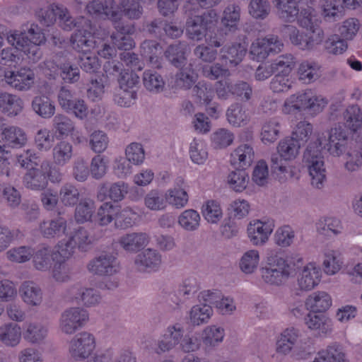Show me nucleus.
I'll return each mask as SVG.
<instances>
[{
	"label": "nucleus",
	"mask_w": 362,
	"mask_h": 362,
	"mask_svg": "<svg viewBox=\"0 0 362 362\" xmlns=\"http://www.w3.org/2000/svg\"><path fill=\"white\" fill-rule=\"evenodd\" d=\"M260 263V251L256 248H250L242 253L239 259L238 267L245 275H252L258 270Z\"/></svg>",
	"instance_id": "f704fd0d"
},
{
	"label": "nucleus",
	"mask_w": 362,
	"mask_h": 362,
	"mask_svg": "<svg viewBox=\"0 0 362 362\" xmlns=\"http://www.w3.org/2000/svg\"><path fill=\"white\" fill-rule=\"evenodd\" d=\"M274 74L279 75H291L295 66V59L291 54H282L270 62Z\"/></svg>",
	"instance_id": "0e129e2a"
},
{
	"label": "nucleus",
	"mask_w": 362,
	"mask_h": 362,
	"mask_svg": "<svg viewBox=\"0 0 362 362\" xmlns=\"http://www.w3.org/2000/svg\"><path fill=\"white\" fill-rule=\"evenodd\" d=\"M5 81L12 88L18 91L30 90L35 83L36 76L33 69L23 66L16 71L5 73Z\"/></svg>",
	"instance_id": "f3484780"
},
{
	"label": "nucleus",
	"mask_w": 362,
	"mask_h": 362,
	"mask_svg": "<svg viewBox=\"0 0 362 362\" xmlns=\"http://www.w3.org/2000/svg\"><path fill=\"white\" fill-rule=\"evenodd\" d=\"M89 320V314L81 307L65 309L59 320V329L64 334L72 335L83 327Z\"/></svg>",
	"instance_id": "9b49d317"
},
{
	"label": "nucleus",
	"mask_w": 362,
	"mask_h": 362,
	"mask_svg": "<svg viewBox=\"0 0 362 362\" xmlns=\"http://www.w3.org/2000/svg\"><path fill=\"white\" fill-rule=\"evenodd\" d=\"M1 139L6 148L18 149L24 147L28 141V135L24 129L14 126H7L0 134Z\"/></svg>",
	"instance_id": "b1692460"
},
{
	"label": "nucleus",
	"mask_w": 362,
	"mask_h": 362,
	"mask_svg": "<svg viewBox=\"0 0 362 362\" xmlns=\"http://www.w3.org/2000/svg\"><path fill=\"white\" fill-rule=\"evenodd\" d=\"M86 9L92 16L104 18L113 23L120 22L122 16L129 20H137L143 14L141 0H92L87 3Z\"/></svg>",
	"instance_id": "7ed1b4c3"
},
{
	"label": "nucleus",
	"mask_w": 362,
	"mask_h": 362,
	"mask_svg": "<svg viewBox=\"0 0 362 362\" xmlns=\"http://www.w3.org/2000/svg\"><path fill=\"white\" fill-rule=\"evenodd\" d=\"M305 323L309 330L320 337H328L334 331L333 321L326 315L309 313Z\"/></svg>",
	"instance_id": "4be33fe9"
},
{
	"label": "nucleus",
	"mask_w": 362,
	"mask_h": 362,
	"mask_svg": "<svg viewBox=\"0 0 362 362\" xmlns=\"http://www.w3.org/2000/svg\"><path fill=\"white\" fill-rule=\"evenodd\" d=\"M33 265L39 271H47L51 267L52 261L57 262V254L49 247H42L34 252Z\"/></svg>",
	"instance_id": "5fc2aeb1"
},
{
	"label": "nucleus",
	"mask_w": 362,
	"mask_h": 362,
	"mask_svg": "<svg viewBox=\"0 0 362 362\" xmlns=\"http://www.w3.org/2000/svg\"><path fill=\"white\" fill-rule=\"evenodd\" d=\"M69 238L73 242V245L82 252H86L92 247L94 239L90 235L89 231L84 227H78Z\"/></svg>",
	"instance_id": "13d9d810"
},
{
	"label": "nucleus",
	"mask_w": 362,
	"mask_h": 362,
	"mask_svg": "<svg viewBox=\"0 0 362 362\" xmlns=\"http://www.w3.org/2000/svg\"><path fill=\"white\" fill-rule=\"evenodd\" d=\"M134 263L139 272L149 274L157 272L163 263L162 255L156 249L147 248L135 257Z\"/></svg>",
	"instance_id": "aec40b11"
},
{
	"label": "nucleus",
	"mask_w": 362,
	"mask_h": 362,
	"mask_svg": "<svg viewBox=\"0 0 362 362\" xmlns=\"http://www.w3.org/2000/svg\"><path fill=\"white\" fill-rule=\"evenodd\" d=\"M199 301V303L193 305L188 312L189 322L194 327L208 323L214 314L211 303Z\"/></svg>",
	"instance_id": "72a5a7b5"
},
{
	"label": "nucleus",
	"mask_w": 362,
	"mask_h": 362,
	"mask_svg": "<svg viewBox=\"0 0 362 362\" xmlns=\"http://www.w3.org/2000/svg\"><path fill=\"white\" fill-rule=\"evenodd\" d=\"M360 29L361 30L359 20L356 18H349L339 24L337 31L338 35L349 42L355 39Z\"/></svg>",
	"instance_id": "680f3d73"
},
{
	"label": "nucleus",
	"mask_w": 362,
	"mask_h": 362,
	"mask_svg": "<svg viewBox=\"0 0 362 362\" xmlns=\"http://www.w3.org/2000/svg\"><path fill=\"white\" fill-rule=\"evenodd\" d=\"M22 338L21 327L13 322H7L0 326V342L7 347L17 346Z\"/></svg>",
	"instance_id": "e433bc0d"
},
{
	"label": "nucleus",
	"mask_w": 362,
	"mask_h": 362,
	"mask_svg": "<svg viewBox=\"0 0 362 362\" xmlns=\"http://www.w3.org/2000/svg\"><path fill=\"white\" fill-rule=\"evenodd\" d=\"M96 348V339L93 334L83 331L76 334L69 343V354L74 361L88 358Z\"/></svg>",
	"instance_id": "ddd939ff"
},
{
	"label": "nucleus",
	"mask_w": 362,
	"mask_h": 362,
	"mask_svg": "<svg viewBox=\"0 0 362 362\" xmlns=\"http://www.w3.org/2000/svg\"><path fill=\"white\" fill-rule=\"evenodd\" d=\"M272 167L277 179L281 182H287L294 177L296 175V167L287 163L288 161L279 159L276 155L271 158Z\"/></svg>",
	"instance_id": "3c124183"
},
{
	"label": "nucleus",
	"mask_w": 362,
	"mask_h": 362,
	"mask_svg": "<svg viewBox=\"0 0 362 362\" xmlns=\"http://www.w3.org/2000/svg\"><path fill=\"white\" fill-rule=\"evenodd\" d=\"M226 115L228 123L235 127H244L250 120L249 110L239 103L230 105L228 107Z\"/></svg>",
	"instance_id": "4c0bfd02"
},
{
	"label": "nucleus",
	"mask_w": 362,
	"mask_h": 362,
	"mask_svg": "<svg viewBox=\"0 0 362 362\" xmlns=\"http://www.w3.org/2000/svg\"><path fill=\"white\" fill-rule=\"evenodd\" d=\"M245 40V37L243 36L238 42L226 45L221 50L222 59L234 66L238 64L246 54L247 45Z\"/></svg>",
	"instance_id": "2f4dec72"
},
{
	"label": "nucleus",
	"mask_w": 362,
	"mask_h": 362,
	"mask_svg": "<svg viewBox=\"0 0 362 362\" xmlns=\"http://www.w3.org/2000/svg\"><path fill=\"white\" fill-rule=\"evenodd\" d=\"M301 337V331L295 327L283 329L276 337L275 351L278 354L287 356L297 346Z\"/></svg>",
	"instance_id": "412c9836"
},
{
	"label": "nucleus",
	"mask_w": 362,
	"mask_h": 362,
	"mask_svg": "<svg viewBox=\"0 0 362 362\" xmlns=\"http://www.w3.org/2000/svg\"><path fill=\"white\" fill-rule=\"evenodd\" d=\"M332 305V298L326 291H317L310 294L305 299V306L308 310L314 313H323Z\"/></svg>",
	"instance_id": "473e14b6"
},
{
	"label": "nucleus",
	"mask_w": 362,
	"mask_h": 362,
	"mask_svg": "<svg viewBox=\"0 0 362 362\" xmlns=\"http://www.w3.org/2000/svg\"><path fill=\"white\" fill-rule=\"evenodd\" d=\"M149 242V235L144 232L128 233L118 239L119 246L129 253H136L147 246Z\"/></svg>",
	"instance_id": "393cba45"
},
{
	"label": "nucleus",
	"mask_w": 362,
	"mask_h": 362,
	"mask_svg": "<svg viewBox=\"0 0 362 362\" xmlns=\"http://www.w3.org/2000/svg\"><path fill=\"white\" fill-rule=\"evenodd\" d=\"M33 111L44 119L51 118L55 112V106L49 98L46 95L35 96L32 102Z\"/></svg>",
	"instance_id": "4d7b16f0"
},
{
	"label": "nucleus",
	"mask_w": 362,
	"mask_h": 362,
	"mask_svg": "<svg viewBox=\"0 0 362 362\" xmlns=\"http://www.w3.org/2000/svg\"><path fill=\"white\" fill-rule=\"evenodd\" d=\"M322 264L325 274L331 276L337 274L342 269L344 261L339 250L326 248L323 251Z\"/></svg>",
	"instance_id": "c85d7f7f"
},
{
	"label": "nucleus",
	"mask_w": 362,
	"mask_h": 362,
	"mask_svg": "<svg viewBox=\"0 0 362 362\" xmlns=\"http://www.w3.org/2000/svg\"><path fill=\"white\" fill-rule=\"evenodd\" d=\"M144 204L152 211H162L166 209L165 194L158 189L150 190L144 198Z\"/></svg>",
	"instance_id": "e2e57ef3"
},
{
	"label": "nucleus",
	"mask_w": 362,
	"mask_h": 362,
	"mask_svg": "<svg viewBox=\"0 0 362 362\" xmlns=\"http://www.w3.org/2000/svg\"><path fill=\"white\" fill-rule=\"evenodd\" d=\"M325 141L324 134L317 132L315 140L309 143L303 154L304 161L308 165L311 185L317 189L322 188L327 180L325 163L322 156L323 141Z\"/></svg>",
	"instance_id": "39448f33"
},
{
	"label": "nucleus",
	"mask_w": 362,
	"mask_h": 362,
	"mask_svg": "<svg viewBox=\"0 0 362 362\" xmlns=\"http://www.w3.org/2000/svg\"><path fill=\"white\" fill-rule=\"evenodd\" d=\"M177 223L184 231L194 232L200 227L201 216L199 212L194 209H185L178 215Z\"/></svg>",
	"instance_id": "c03bdc74"
},
{
	"label": "nucleus",
	"mask_w": 362,
	"mask_h": 362,
	"mask_svg": "<svg viewBox=\"0 0 362 362\" xmlns=\"http://www.w3.org/2000/svg\"><path fill=\"white\" fill-rule=\"evenodd\" d=\"M296 232L289 225H283L278 227L273 235L274 244L281 248L291 247L295 242Z\"/></svg>",
	"instance_id": "6e6d98bb"
},
{
	"label": "nucleus",
	"mask_w": 362,
	"mask_h": 362,
	"mask_svg": "<svg viewBox=\"0 0 362 362\" xmlns=\"http://www.w3.org/2000/svg\"><path fill=\"white\" fill-rule=\"evenodd\" d=\"M51 168V163L49 160H44L40 165V169L33 168L29 170L23 178L25 186L33 190H42L48 184L47 177L52 182L58 183L61 182V174L53 175L50 171Z\"/></svg>",
	"instance_id": "6e6552de"
},
{
	"label": "nucleus",
	"mask_w": 362,
	"mask_h": 362,
	"mask_svg": "<svg viewBox=\"0 0 362 362\" xmlns=\"http://www.w3.org/2000/svg\"><path fill=\"white\" fill-rule=\"evenodd\" d=\"M118 211V206L113 205L110 202H105L98 209L96 222L101 226H107L112 221H115Z\"/></svg>",
	"instance_id": "774afa93"
},
{
	"label": "nucleus",
	"mask_w": 362,
	"mask_h": 362,
	"mask_svg": "<svg viewBox=\"0 0 362 362\" xmlns=\"http://www.w3.org/2000/svg\"><path fill=\"white\" fill-rule=\"evenodd\" d=\"M7 43L11 47L4 48L0 52V64L11 65L17 64L23 53L33 62L39 61L42 52L40 46L46 42V37L42 29L33 23L26 29L9 30L6 35Z\"/></svg>",
	"instance_id": "f03ea898"
},
{
	"label": "nucleus",
	"mask_w": 362,
	"mask_h": 362,
	"mask_svg": "<svg viewBox=\"0 0 362 362\" xmlns=\"http://www.w3.org/2000/svg\"><path fill=\"white\" fill-rule=\"evenodd\" d=\"M48 334L47 326L40 322H30L26 325L23 332L25 340L32 344H42Z\"/></svg>",
	"instance_id": "a19ab883"
},
{
	"label": "nucleus",
	"mask_w": 362,
	"mask_h": 362,
	"mask_svg": "<svg viewBox=\"0 0 362 362\" xmlns=\"http://www.w3.org/2000/svg\"><path fill=\"white\" fill-rule=\"evenodd\" d=\"M185 332V329L182 323L176 322L169 324L158 340L155 352L161 354L169 352L179 346Z\"/></svg>",
	"instance_id": "dca6fc26"
},
{
	"label": "nucleus",
	"mask_w": 362,
	"mask_h": 362,
	"mask_svg": "<svg viewBox=\"0 0 362 362\" xmlns=\"http://www.w3.org/2000/svg\"><path fill=\"white\" fill-rule=\"evenodd\" d=\"M320 350L327 362H349L344 348L338 342H332Z\"/></svg>",
	"instance_id": "69168bd1"
},
{
	"label": "nucleus",
	"mask_w": 362,
	"mask_h": 362,
	"mask_svg": "<svg viewBox=\"0 0 362 362\" xmlns=\"http://www.w3.org/2000/svg\"><path fill=\"white\" fill-rule=\"evenodd\" d=\"M164 194L166 200V207L170 205L174 209H180L185 207L188 204L189 196L183 188L179 187L169 188Z\"/></svg>",
	"instance_id": "603ef678"
},
{
	"label": "nucleus",
	"mask_w": 362,
	"mask_h": 362,
	"mask_svg": "<svg viewBox=\"0 0 362 362\" xmlns=\"http://www.w3.org/2000/svg\"><path fill=\"white\" fill-rule=\"evenodd\" d=\"M143 84L150 93L158 94L164 90L165 81L161 75L156 71L146 70L143 74Z\"/></svg>",
	"instance_id": "bf43d9fd"
},
{
	"label": "nucleus",
	"mask_w": 362,
	"mask_h": 362,
	"mask_svg": "<svg viewBox=\"0 0 362 362\" xmlns=\"http://www.w3.org/2000/svg\"><path fill=\"white\" fill-rule=\"evenodd\" d=\"M35 14L44 26L49 27L58 22L61 28L69 31L77 25L76 19L71 16L69 10L59 3H47L36 9Z\"/></svg>",
	"instance_id": "423d86ee"
},
{
	"label": "nucleus",
	"mask_w": 362,
	"mask_h": 362,
	"mask_svg": "<svg viewBox=\"0 0 362 362\" xmlns=\"http://www.w3.org/2000/svg\"><path fill=\"white\" fill-rule=\"evenodd\" d=\"M328 136L326 146L330 155L339 157L347 151V135L341 127L332 128Z\"/></svg>",
	"instance_id": "bb28decb"
},
{
	"label": "nucleus",
	"mask_w": 362,
	"mask_h": 362,
	"mask_svg": "<svg viewBox=\"0 0 362 362\" xmlns=\"http://www.w3.org/2000/svg\"><path fill=\"white\" fill-rule=\"evenodd\" d=\"M121 266L115 254L103 253L91 259L87 264L88 271L101 276H113L120 271Z\"/></svg>",
	"instance_id": "4468645a"
},
{
	"label": "nucleus",
	"mask_w": 362,
	"mask_h": 362,
	"mask_svg": "<svg viewBox=\"0 0 362 362\" xmlns=\"http://www.w3.org/2000/svg\"><path fill=\"white\" fill-rule=\"evenodd\" d=\"M198 78L197 74L191 66L181 69L175 76V86L182 90H189L196 83Z\"/></svg>",
	"instance_id": "338daca9"
},
{
	"label": "nucleus",
	"mask_w": 362,
	"mask_h": 362,
	"mask_svg": "<svg viewBox=\"0 0 362 362\" xmlns=\"http://www.w3.org/2000/svg\"><path fill=\"white\" fill-rule=\"evenodd\" d=\"M283 43L274 35H268L265 37L257 38L251 45L250 54L253 59L257 61L264 60L270 54L281 52Z\"/></svg>",
	"instance_id": "a211bd4d"
},
{
	"label": "nucleus",
	"mask_w": 362,
	"mask_h": 362,
	"mask_svg": "<svg viewBox=\"0 0 362 362\" xmlns=\"http://www.w3.org/2000/svg\"><path fill=\"white\" fill-rule=\"evenodd\" d=\"M301 145L298 141L286 136L279 142L276 146V151L279 159L284 160V161H293L300 154Z\"/></svg>",
	"instance_id": "58836bf2"
},
{
	"label": "nucleus",
	"mask_w": 362,
	"mask_h": 362,
	"mask_svg": "<svg viewBox=\"0 0 362 362\" xmlns=\"http://www.w3.org/2000/svg\"><path fill=\"white\" fill-rule=\"evenodd\" d=\"M24 108L23 99L16 95L7 92L0 93V112L7 117H13L18 115Z\"/></svg>",
	"instance_id": "c756f323"
},
{
	"label": "nucleus",
	"mask_w": 362,
	"mask_h": 362,
	"mask_svg": "<svg viewBox=\"0 0 362 362\" xmlns=\"http://www.w3.org/2000/svg\"><path fill=\"white\" fill-rule=\"evenodd\" d=\"M38 230L45 238H59L67 235V221L63 217L44 220L40 223Z\"/></svg>",
	"instance_id": "5701e85b"
},
{
	"label": "nucleus",
	"mask_w": 362,
	"mask_h": 362,
	"mask_svg": "<svg viewBox=\"0 0 362 362\" xmlns=\"http://www.w3.org/2000/svg\"><path fill=\"white\" fill-rule=\"evenodd\" d=\"M75 19L77 25L81 24L83 26L82 28L77 29L71 35L70 37L71 46L78 52L88 54L98 47L105 33L100 34L99 31L95 32L90 21L83 17Z\"/></svg>",
	"instance_id": "0eeeda50"
},
{
	"label": "nucleus",
	"mask_w": 362,
	"mask_h": 362,
	"mask_svg": "<svg viewBox=\"0 0 362 362\" xmlns=\"http://www.w3.org/2000/svg\"><path fill=\"white\" fill-rule=\"evenodd\" d=\"M162 47L156 41L146 40L141 45V53L142 56L148 59L153 68L161 67Z\"/></svg>",
	"instance_id": "de8ad7c7"
},
{
	"label": "nucleus",
	"mask_w": 362,
	"mask_h": 362,
	"mask_svg": "<svg viewBox=\"0 0 362 362\" xmlns=\"http://www.w3.org/2000/svg\"><path fill=\"white\" fill-rule=\"evenodd\" d=\"M344 125L352 132L362 128V112L357 105L349 106L343 115Z\"/></svg>",
	"instance_id": "052dcab7"
},
{
	"label": "nucleus",
	"mask_w": 362,
	"mask_h": 362,
	"mask_svg": "<svg viewBox=\"0 0 362 362\" xmlns=\"http://www.w3.org/2000/svg\"><path fill=\"white\" fill-rule=\"evenodd\" d=\"M189 155L190 160L194 164L204 165L209 157L207 144L201 138H194L189 144Z\"/></svg>",
	"instance_id": "09e8293b"
},
{
	"label": "nucleus",
	"mask_w": 362,
	"mask_h": 362,
	"mask_svg": "<svg viewBox=\"0 0 362 362\" xmlns=\"http://www.w3.org/2000/svg\"><path fill=\"white\" fill-rule=\"evenodd\" d=\"M223 327L211 325L205 327L201 332V340L206 350H212L219 346L224 339Z\"/></svg>",
	"instance_id": "c9c22d12"
},
{
	"label": "nucleus",
	"mask_w": 362,
	"mask_h": 362,
	"mask_svg": "<svg viewBox=\"0 0 362 362\" xmlns=\"http://www.w3.org/2000/svg\"><path fill=\"white\" fill-rule=\"evenodd\" d=\"M303 262L304 259L299 253L282 257L275 250H268L265 265L260 270L262 280L269 286H281L297 274L296 291L300 293L313 291L321 282L322 270L315 262L304 265Z\"/></svg>",
	"instance_id": "f257e3e1"
},
{
	"label": "nucleus",
	"mask_w": 362,
	"mask_h": 362,
	"mask_svg": "<svg viewBox=\"0 0 362 362\" xmlns=\"http://www.w3.org/2000/svg\"><path fill=\"white\" fill-rule=\"evenodd\" d=\"M327 103L324 96L307 88L288 96L284 101L281 111L285 115L307 112L314 117L322 112Z\"/></svg>",
	"instance_id": "20e7f679"
},
{
	"label": "nucleus",
	"mask_w": 362,
	"mask_h": 362,
	"mask_svg": "<svg viewBox=\"0 0 362 362\" xmlns=\"http://www.w3.org/2000/svg\"><path fill=\"white\" fill-rule=\"evenodd\" d=\"M113 24L117 33L111 35L112 43L119 49L128 50L134 47L135 44L130 35L134 33V27L122 25L120 22Z\"/></svg>",
	"instance_id": "7c9ffc66"
},
{
	"label": "nucleus",
	"mask_w": 362,
	"mask_h": 362,
	"mask_svg": "<svg viewBox=\"0 0 362 362\" xmlns=\"http://www.w3.org/2000/svg\"><path fill=\"white\" fill-rule=\"evenodd\" d=\"M200 301L209 302L214 305L217 312L223 315H230L236 310V305L233 298L222 296L218 291L206 290L199 293Z\"/></svg>",
	"instance_id": "6ab92c4d"
},
{
	"label": "nucleus",
	"mask_w": 362,
	"mask_h": 362,
	"mask_svg": "<svg viewBox=\"0 0 362 362\" xmlns=\"http://www.w3.org/2000/svg\"><path fill=\"white\" fill-rule=\"evenodd\" d=\"M240 20V8L236 4H229L223 11L221 23L226 32L233 33L238 29Z\"/></svg>",
	"instance_id": "ea45409f"
},
{
	"label": "nucleus",
	"mask_w": 362,
	"mask_h": 362,
	"mask_svg": "<svg viewBox=\"0 0 362 362\" xmlns=\"http://www.w3.org/2000/svg\"><path fill=\"white\" fill-rule=\"evenodd\" d=\"M95 211L96 206L94 200L90 198L82 199L75 208L74 220L80 224L91 222Z\"/></svg>",
	"instance_id": "37998d69"
},
{
	"label": "nucleus",
	"mask_w": 362,
	"mask_h": 362,
	"mask_svg": "<svg viewBox=\"0 0 362 362\" xmlns=\"http://www.w3.org/2000/svg\"><path fill=\"white\" fill-rule=\"evenodd\" d=\"M66 302L82 304L85 307H95L102 302L100 293L95 288L76 284L70 287L64 295Z\"/></svg>",
	"instance_id": "2eb2a0df"
},
{
	"label": "nucleus",
	"mask_w": 362,
	"mask_h": 362,
	"mask_svg": "<svg viewBox=\"0 0 362 362\" xmlns=\"http://www.w3.org/2000/svg\"><path fill=\"white\" fill-rule=\"evenodd\" d=\"M298 75L304 83H311L320 77L321 66L315 61H304L298 66Z\"/></svg>",
	"instance_id": "a18cd8bd"
},
{
	"label": "nucleus",
	"mask_w": 362,
	"mask_h": 362,
	"mask_svg": "<svg viewBox=\"0 0 362 362\" xmlns=\"http://www.w3.org/2000/svg\"><path fill=\"white\" fill-rule=\"evenodd\" d=\"M323 48L325 52L332 56L344 54L349 49V44L345 39L336 33L330 34L324 41Z\"/></svg>",
	"instance_id": "8fccbe9b"
},
{
	"label": "nucleus",
	"mask_w": 362,
	"mask_h": 362,
	"mask_svg": "<svg viewBox=\"0 0 362 362\" xmlns=\"http://www.w3.org/2000/svg\"><path fill=\"white\" fill-rule=\"evenodd\" d=\"M280 18L286 22L294 21L299 13L297 0H272Z\"/></svg>",
	"instance_id": "864d4df0"
},
{
	"label": "nucleus",
	"mask_w": 362,
	"mask_h": 362,
	"mask_svg": "<svg viewBox=\"0 0 362 362\" xmlns=\"http://www.w3.org/2000/svg\"><path fill=\"white\" fill-rule=\"evenodd\" d=\"M275 228V222L269 218H255L247 226V236L254 246H264L269 240Z\"/></svg>",
	"instance_id": "f8f14e48"
},
{
	"label": "nucleus",
	"mask_w": 362,
	"mask_h": 362,
	"mask_svg": "<svg viewBox=\"0 0 362 362\" xmlns=\"http://www.w3.org/2000/svg\"><path fill=\"white\" fill-rule=\"evenodd\" d=\"M217 20V13L214 10L202 16H191L186 22V33L189 38L200 41L216 25Z\"/></svg>",
	"instance_id": "9d476101"
},
{
	"label": "nucleus",
	"mask_w": 362,
	"mask_h": 362,
	"mask_svg": "<svg viewBox=\"0 0 362 362\" xmlns=\"http://www.w3.org/2000/svg\"><path fill=\"white\" fill-rule=\"evenodd\" d=\"M307 30H308L307 33H300L297 28L288 25L286 26L284 32L292 44L302 49H312L324 41L325 33L319 26Z\"/></svg>",
	"instance_id": "1a4fd4ad"
},
{
	"label": "nucleus",
	"mask_w": 362,
	"mask_h": 362,
	"mask_svg": "<svg viewBox=\"0 0 362 362\" xmlns=\"http://www.w3.org/2000/svg\"><path fill=\"white\" fill-rule=\"evenodd\" d=\"M52 156L54 164L63 167L68 164L73 158V145L67 141H59L53 147Z\"/></svg>",
	"instance_id": "79ce46f5"
},
{
	"label": "nucleus",
	"mask_w": 362,
	"mask_h": 362,
	"mask_svg": "<svg viewBox=\"0 0 362 362\" xmlns=\"http://www.w3.org/2000/svg\"><path fill=\"white\" fill-rule=\"evenodd\" d=\"M281 123L279 118L273 117L264 122L260 134L261 141L264 144L274 143L280 136Z\"/></svg>",
	"instance_id": "49530a36"
},
{
	"label": "nucleus",
	"mask_w": 362,
	"mask_h": 362,
	"mask_svg": "<svg viewBox=\"0 0 362 362\" xmlns=\"http://www.w3.org/2000/svg\"><path fill=\"white\" fill-rule=\"evenodd\" d=\"M255 158L253 146L249 144L238 146L230 153V161L232 165L243 170L249 168Z\"/></svg>",
	"instance_id": "a878e982"
},
{
	"label": "nucleus",
	"mask_w": 362,
	"mask_h": 362,
	"mask_svg": "<svg viewBox=\"0 0 362 362\" xmlns=\"http://www.w3.org/2000/svg\"><path fill=\"white\" fill-rule=\"evenodd\" d=\"M19 293L22 300L28 306L37 308L43 302L42 290L33 281H24L19 288Z\"/></svg>",
	"instance_id": "cd10ccee"
}]
</instances>
